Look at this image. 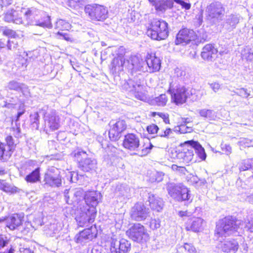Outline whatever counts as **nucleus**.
<instances>
[{
    "mask_svg": "<svg viewBox=\"0 0 253 253\" xmlns=\"http://www.w3.org/2000/svg\"><path fill=\"white\" fill-rule=\"evenodd\" d=\"M14 63L15 65L21 71L25 70L27 66V59L21 56L17 57Z\"/></svg>",
    "mask_w": 253,
    "mask_h": 253,
    "instance_id": "nucleus-43",
    "label": "nucleus"
},
{
    "mask_svg": "<svg viewBox=\"0 0 253 253\" xmlns=\"http://www.w3.org/2000/svg\"><path fill=\"white\" fill-rule=\"evenodd\" d=\"M40 168H36L31 173L27 175L25 179L27 182L36 183L40 180Z\"/></svg>",
    "mask_w": 253,
    "mask_h": 253,
    "instance_id": "nucleus-35",
    "label": "nucleus"
},
{
    "mask_svg": "<svg viewBox=\"0 0 253 253\" xmlns=\"http://www.w3.org/2000/svg\"><path fill=\"white\" fill-rule=\"evenodd\" d=\"M217 53V48H203L201 55L204 60L210 61L216 57Z\"/></svg>",
    "mask_w": 253,
    "mask_h": 253,
    "instance_id": "nucleus-33",
    "label": "nucleus"
},
{
    "mask_svg": "<svg viewBox=\"0 0 253 253\" xmlns=\"http://www.w3.org/2000/svg\"><path fill=\"white\" fill-rule=\"evenodd\" d=\"M123 145L129 151H138L140 146V140L138 136L133 133H128L125 136Z\"/></svg>",
    "mask_w": 253,
    "mask_h": 253,
    "instance_id": "nucleus-18",
    "label": "nucleus"
},
{
    "mask_svg": "<svg viewBox=\"0 0 253 253\" xmlns=\"http://www.w3.org/2000/svg\"><path fill=\"white\" fill-rule=\"evenodd\" d=\"M188 148L184 149L182 151L178 152L176 157L180 163L188 164L191 162L193 159V150L191 148V145L188 144Z\"/></svg>",
    "mask_w": 253,
    "mask_h": 253,
    "instance_id": "nucleus-24",
    "label": "nucleus"
},
{
    "mask_svg": "<svg viewBox=\"0 0 253 253\" xmlns=\"http://www.w3.org/2000/svg\"><path fill=\"white\" fill-rule=\"evenodd\" d=\"M161 226L159 219H152L150 222V227L153 229L159 228Z\"/></svg>",
    "mask_w": 253,
    "mask_h": 253,
    "instance_id": "nucleus-57",
    "label": "nucleus"
},
{
    "mask_svg": "<svg viewBox=\"0 0 253 253\" xmlns=\"http://www.w3.org/2000/svg\"><path fill=\"white\" fill-rule=\"evenodd\" d=\"M198 113L202 117L210 120H214L216 117L215 112L211 109H203L198 110Z\"/></svg>",
    "mask_w": 253,
    "mask_h": 253,
    "instance_id": "nucleus-36",
    "label": "nucleus"
},
{
    "mask_svg": "<svg viewBox=\"0 0 253 253\" xmlns=\"http://www.w3.org/2000/svg\"><path fill=\"white\" fill-rule=\"evenodd\" d=\"M97 235V230L95 226H91L80 232L76 236V241L78 243H83L92 240Z\"/></svg>",
    "mask_w": 253,
    "mask_h": 253,
    "instance_id": "nucleus-19",
    "label": "nucleus"
},
{
    "mask_svg": "<svg viewBox=\"0 0 253 253\" xmlns=\"http://www.w3.org/2000/svg\"><path fill=\"white\" fill-rule=\"evenodd\" d=\"M21 12L24 14L28 23L30 25L44 28L52 27L50 17L46 12L38 11L33 7L23 9Z\"/></svg>",
    "mask_w": 253,
    "mask_h": 253,
    "instance_id": "nucleus-2",
    "label": "nucleus"
},
{
    "mask_svg": "<svg viewBox=\"0 0 253 253\" xmlns=\"http://www.w3.org/2000/svg\"><path fill=\"white\" fill-rule=\"evenodd\" d=\"M238 228L237 221L229 218H225L216 224L215 235L217 237H226L236 231Z\"/></svg>",
    "mask_w": 253,
    "mask_h": 253,
    "instance_id": "nucleus-8",
    "label": "nucleus"
},
{
    "mask_svg": "<svg viewBox=\"0 0 253 253\" xmlns=\"http://www.w3.org/2000/svg\"><path fill=\"white\" fill-rule=\"evenodd\" d=\"M242 57L247 60L252 61L253 60V52L249 48H244L241 52Z\"/></svg>",
    "mask_w": 253,
    "mask_h": 253,
    "instance_id": "nucleus-51",
    "label": "nucleus"
},
{
    "mask_svg": "<svg viewBox=\"0 0 253 253\" xmlns=\"http://www.w3.org/2000/svg\"><path fill=\"white\" fill-rule=\"evenodd\" d=\"M151 116L154 117H155L156 116H158L159 117L163 119L164 122L166 124H169V115L168 114L154 112L152 113Z\"/></svg>",
    "mask_w": 253,
    "mask_h": 253,
    "instance_id": "nucleus-54",
    "label": "nucleus"
},
{
    "mask_svg": "<svg viewBox=\"0 0 253 253\" xmlns=\"http://www.w3.org/2000/svg\"><path fill=\"white\" fill-rule=\"evenodd\" d=\"M22 220L18 214H14L5 219L6 226L11 230H14L22 224Z\"/></svg>",
    "mask_w": 253,
    "mask_h": 253,
    "instance_id": "nucleus-30",
    "label": "nucleus"
},
{
    "mask_svg": "<svg viewBox=\"0 0 253 253\" xmlns=\"http://www.w3.org/2000/svg\"><path fill=\"white\" fill-rule=\"evenodd\" d=\"M12 153L5 146V144L0 143V160H6L11 155Z\"/></svg>",
    "mask_w": 253,
    "mask_h": 253,
    "instance_id": "nucleus-40",
    "label": "nucleus"
},
{
    "mask_svg": "<svg viewBox=\"0 0 253 253\" xmlns=\"http://www.w3.org/2000/svg\"><path fill=\"white\" fill-rule=\"evenodd\" d=\"M159 128L158 126L155 124L150 125L147 127V130L149 133L152 134H157L158 136V133L159 132Z\"/></svg>",
    "mask_w": 253,
    "mask_h": 253,
    "instance_id": "nucleus-55",
    "label": "nucleus"
},
{
    "mask_svg": "<svg viewBox=\"0 0 253 253\" xmlns=\"http://www.w3.org/2000/svg\"><path fill=\"white\" fill-rule=\"evenodd\" d=\"M187 144L191 145V148L194 150L199 157L202 160H205L206 158V154L203 147L197 141L193 140L187 142Z\"/></svg>",
    "mask_w": 253,
    "mask_h": 253,
    "instance_id": "nucleus-31",
    "label": "nucleus"
},
{
    "mask_svg": "<svg viewBox=\"0 0 253 253\" xmlns=\"http://www.w3.org/2000/svg\"><path fill=\"white\" fill-rule=\"evenodd\" d=\"M119 245L121 246V248H119L120 253H126L130 249V243L126 239L120 240Z\"/></svg>",
    "mask_w": 253,
    "mask_h": 253,
    "instance_id": "nucleus-45",
    "label": "nucleus"
},
{
    "mask_svg": "<svg viewBox=\"0 0 253 253\" xmlns=\"http://www.w3.org/2000/svg\"><path fill=\"white\" fill-rule=\"evenodd\" d=\"M210 87L214 92H217L221 89V85L217 82H213L209 83Z\"/></svg>",
    "mask_w": 253,
    "mask_h": 253,
    "instance_id": "nucleus-60",
    "label": "nucleus"
},
{
    "mask_svg": "<svg viewBox=\"0 0 253 253\" xmlns=\"http://www.w3.org/2000/svg\"><path fill=\"white\" fill-rule=\"evenodd\" d=\"M43 181L44 182V185H47L51 187H60L62 184L61 177L59 174L51 175L45 174Z\"/></svg>",
    "mask_w": 253,
    "mask_h": 253,
    "instance_id": "nucleus-29",
    "label": "nucleus"
},
{
    "mask_svg": "<svg viewBox=\"0 0 253 253\" xmlns=\"http://www.w3.org/2000/svg\"><path fill=\"white\" fill-rule=\"evenodd\" d=\"M155 178H154L155 181L159 182L163 180L164 174L161 172H156L154 174Z\"/></svg>",
    "mask_w": 253,
    "mask_h": 253,
    "instance_id": "nucleus-61",
    "label": "nucleus"
},
{
    "mask_svg": "<svg viewBox=\"0 0 253 253\" xmlns=\"http://www.w3.org/2000/svg\"><path fill=\"white\" fill-rule=\"evenodd\" d=\"M19 191L20 189L17 187L7 183L4 192L8 193L14 194L19 192Z\"/></svg>",
    "mask_w": 253,
    "mask_h": 253,
    "instance_id": "nucleus-53",
    "label": "nucleus"
},
{
    "mask_svg": "<svg viewBox=\"0 0 253 253\" xmlns=\"http://www.w3.org/2000/svg\"><path fill=\"white\" fill-rule=\"evenodd\" d=\"M4 35L10 37V39L7 41V47H16L15 45L17 43L16 39L14 38L15 35V32L11 29H5L3 32Z\"/></svg>",
    "mask_w": 253,
    "mask_h": 253,
    "instance_id": "nucleus-34",
    "label": "nucleus"
},
{
    "mask_svg": "<svg viewBox=\"0 0 253 253\" xmlns=\"http://www.w3.org/2000/svg\"><path fill=\"white\" fill-rule=\"evenodd\" d=\"M13 9L8 10L5 14L4 19V20L8 22H11V21L13 20L12 19V15L14 12Z\"/></svg>",
    "mask_w": 253,
    "mask_h": 253,
    "instance_id": "nucleus-59",
    "label": "nucleus"
},
{
    "mask_svg": "<svg viewBox=\"0 0 253 253\" xmlns=\"http://www.w3.org/2000/svg\"><path fill=\"white\" fill-rule=\"evenodd\" d=\"M110 242V250L111 253H120L119 248H121V246L119 245L120 240H118L115 236H113L111 237Z\"/></svg>",
    "mask_w": 253,
    "mask_h": 253,
    "instance_id": "nucleus-38",
    "label": "nucleus"
},
{
    "mask_svg": "<svg viewBox=\"0 0 253 253\" xmlns=\"http://www.w3.org/2000/svg\"><path fill=\"white\" fill-rule=\"evenodd\" d=\"M225 13L224 5L220 2L213 1L208 5L206 8V19L211 23L215 24L222 20Z\"/></svg>",
    "mask_w": 253,
    "mask_h": 253,
    "instance_id": "nucleus-5",
    "label": "nucleus"
},
{
    "mask_svg": "<svg viewBox=\"0 0 253 253\" xmlns=\"http://www.w3.org/2000/svg\"><path fill=\"white\" fill-rule=\"evenodd\" d=\"M148 201L151 208L158 212L161 211L164 207L163 199L153 194H149Z\"/></svg>",
    "mask_w": 253,
    "mask_h": 253,
    "instance_id": "nucleus-26",
    "label": "nucleus"
},
{
    "mask_svg": "<svg viewBox=\"0 0 253 253\" xmlns=\"http://www.w3.org/2000/svg\"><path fill=\"white\" fill-rule=\"evenodd\" d=\"M240 16L239 14H231L226 15L223 22V28L228 31H231L235 29L239 23Z\"/></svg>",
    "mask_w": 253,
    "mask_h": 253,
    "instance_id": "nucleus-21",
    "label": "nucleus"
},
{
    "mask_svg": "<svg viewBox=\"0 0 253 253\" xmlns=\"http://www.w3.org/2000/svg\"><path fill=\"white\" fill-rule=\"evenodd\" d=\"M111 126L109 131V136L112 141L118 140L121 136V134L126 128V124L125 121L118 120L117 121L112 120L110 122Z\"/></svg>",
    "mask_w": 253,
    "mask_h": 253,
    "instance_id": "nucleus-14",
    "label": "nucleus"
},
{
    "mask_svg": "<svg viewBox=\"0 0 253 253\" xmlns=\"http://www.w3.org/2000/svg\"><path fill=\"white\" fill-rule=\"evenodd\" d=\"M147 36L155 40L165 39L169 35L168 24L161 19H154L148 27Z\"/></svg>",
    "mask_w": 253,
    "mask_h": 253,
    "instance_id": "nucleus-4",
    "label": "nucleus"
},
{
    "mask_svg": "<svg viewBox=\"0 0 253 253\" xmlns=\"http://www.w3.org/2000/svg\"><path fill=\"white\" fill-rule=\"evenodd\" d=\"M85 13L91 20L103 21L107 17L108 10L103 5L94 3L87 4L84 7Z\"/></svg>",
    "mask_w": 253,
    "mask_h": 253,
    "instance_id": "nucleus-7",
    "label": "nucleus"
},
{
    "mask_svg": "<svg viewBox=\"0 0 253 253\" xmlns=\"http://www.w3.org/2000/svg\"><path fill=\"white\" fill-rule=\"evenodd\" d=\"M236 90V91H234V92L243 98H247L249 96L252 97L253 96V95L251 94V91L247 88H241L237 89Z\"/></svg>",
    "mask_w": 253,
    "mask_h": 253,
    "instance_id": "nucleus-47",
    "label": "nucleus"
},
{
    "mask_svg": "<svg viewBox=\"0 0 253 253\" xmlns=\"http://www.w3.org/2000/svg\"><path fill=\"white\" fill-rule=\"evenodd\" d=\"M220 242L218 245V248L225 253H235L238 249L239 245L236 240H224Z\"/></svg>",
    "mask_w": 253,
    "mask_h": 253,
    "instance_id": "nucleus-23",
    "label": "nucleus"
},
{
    "mask_svg": "<svg viewBox=\"0 0 253 253\" xmlns=\"http://www.w3.org/2000/svg\"><path fill=\"white\" fill-rule=\"evenodd\" d=\"M130 191L129 188L126 184H120L117 186L116 192H119L121 195L125 196Z\"/></svg>",
    "mask_w": 253,
    "mask_h": 253,
    "instance_id": "nucleus-48",
    "label": "nucleus"
},
{
    "mask_svg": "<svg viewBox=\"0 0 253 253\" xmlns=\"http://www.w3.org/2000/svg\"><path fill=\"white\" fill-rule=\"evenodd\" d=\"M45 126L53 131L58 129L61 125V119L56 110L51 109L44 115Z\"/></svg>",
    "mask_w": 253,
    "mask_h": 253,
    "instance_id": "nucleus-15",
    "label": "nucleus"
},
{
    "mask_svg": "<svg viewBox=\"0 0 253 253\" xmlns=\"http://www.w3.org/2000/svg\"><path fill=\"white\" fill-rule=\"evenodd\" d=\"M100 196V193L94 191L85 192L84 205H80V212L76 217L79 226L83 227L94 221L96 215V206Z\"/></svg>",
    "mask_w": 253,
    "mask_h": 253,
    "instance_id": "nucleus-1",
    "label": "nucleus"
},
{
    "mask_svg": "<svg viewBox=\"0 0 253 253\" xmlns=\"http://www.w3.org/2000/svg\"><path fill=\"white\" fill-rule=\"evenodd\" d=\"M238 144L241 147L245 148L246 147H253V140L248 138H242L238 141Z\"/></svg>",
    "mask_w": 253,
    "mask_h": 253,
    "instance_id": "nucleus-50",
    "label": "nucleus"
},
{
    "mask_svg": "<svg viewBox=\"0 0 253 253\" xmlns=\"http://www.w3.org/2000/svg\"><path fill=\"white\" fill-rule=\"evenodd\" d=\"M122 88L134 95L135 97L140 100H144L146 97L143 93L144 87L141 84L140 80L134 81L129 79L127 81H124L122 84Z\"/></svg>",
    "mask_w": 253,
    "mask_h": 253,
    "instance_id": "nucleus-9",
    "label": "nucleus"
},
{
    "mask_svg": "<svg viewBox=\"0 0 253 253\" xmlns=\"http://www.w3.org/2000/svg\"><path fill=\"white\" fill-rule=\"evenodd\" d=\"M7 87L10 90L21 91L23 94L26 96H28L30 93L28 87L26 85L15 81H12L9 82Z\"/></svg>",
    "mask_w": 253,
    "mask_h": 253,
    "instance_id": "nucleus-27",
    "label": "nucleus"
},
{
    "mask_svg": "<svg viewBox=\"0 0 253 253\" xmlns=\"http://www.w3.org/2000/svg\"><path fill=\"white\" fill-rule=\"evenodd\" d=\"M178 4H180L182 8H184L185 10H189L191 8V4L189 2H185L183 0H178Z\"/></svg>",
    "mask_w": 253,
    "mask_h": 253,
    "instance_id": "nucleus-62",
    "label": "nucleus"
},
{
    "mask_svg": "<svg viewBox=\"0 0 253 253\" xmlns=\"http://www.w3.org/2000/svg\"><path fill=\"white\" fill-rule=\"evenodd\" d=\"M145 59L139 54L131 55L127 60L126 69L132 75L137 71L146 72Z\"/></svg>",
    "mask_w": 253,
    "mask_h": 253,
    "instance_id": "nucleus-13",
    "label": "nucleus"
},
{
    "mask_svg": "<svg viewBox=\"0 0 253 253\" xmlns=\"http://www.w3.org/2000/svg\"><path fill=\"white\" fill-rule=\"evenodd\" d=\"M23 9H26V8H21L20 9L14 10V12L12 15V19L13 20L11 21V22H13L16 24H20L22 23V16L24 15V14L21 12V11Z\"/></svg>",
    "mask_w": 253,
    "mask_h": 253,
    "instance_id": "nucleus-39",
    "label": "nucleus"
},
{
    "mask_svg": "<svg viewBox=\"0 0 253 253\" xmlns=\"http://www.w3.org/2000/svg\"><path fill=\"white\" fill-rule=\"evenodd\" d=\"M39 115L37 112H35L30 115V121L32 127L36 129L39 127Z\"/></svg>",
    "mask_w": 253,
    "mask_h": 253,
    "instance_id": "nucleus-46",
    "label": "nucleus"
},
{
    "mask_svg": "<svg viewBox=\"0 0 253 253\" xmlns=\"http://www.w3.org/2000/svg\"><path fill=\"white\" fill-rule=\"evenodd\" d=\"M171 169L173 171H177L179 173L185 174L186 171V168L183 166H178L176 165H172Z\"/></svg>",
    "mask_w": 253,
    "mask_h": 253,
    "instance_id": "nucleus-58",
    "label": "nucleus"
},
{
    "mask_svg": "<svg viewBox=\"0 0 253 253\" xmlns=\"http://www.w3.org/2000/svg\"><path fill=\"white\" fill-rule=\"evenodd\" d=\"M146 72L153 73L159 71L161 68L160 59L155 54L148 53L145 56Z\"/></svg>",
    "mask_w": 253,
    "mask_h": 253,
    "instance_id": "nucleus-17",
    "label": "nucleus"
},
{
    "mask_svg": "<svg viewBox=\"0 0 253 253\" xmlns=\"http://www.w3.org/2000/svg\"><path fill=\"white\" fill-rule=\"evenodd\" d=\"M205 41L204 38L198 36L193 30L184 28L181 29L177 34L175 43L176 45H188L190 47L200 46Z\"/></svg>",
    "mask_w": 253,
    "mask_h": 253,
    "instance_id": "nucleus-3",
    "label": "nucleus"
},
{
    "mask_svg": "<svg viewBox=\"0 0 253 253\" xmlns=\"http://www.w3.org/2000/svg\"><path fill=\"white\" fill-rule=\"evenodd\" d=\"M205 223L204 220L200 217H192L187 222L186 229L191 230L194 232H199L203 229Z\"/></svg>",
    "mask_w": 253,
    "mask_h": 253,
    "instance_id": "nucleus-25",
    "label": "nucleus"
},
{
    "mask_svg": "<svg viewBox=\"0 0 253 253\" xmlns=\"http://www.w3.org/2000/svg\"><path fill=\"white\" fill-rule=\"evenodd\" d=\"M149 215V210L141 203L136 204L131 209L130 216L135 221L145 219Z\"/></svg>",
    "mask_w": 253,
    "mask_h": 253,
    "instance_id": "nucleus-16",
    "label": "nucleus"
},
{
    "mask_svg": "<svg viewBox=\"0 0 253 253\" xmlns=\"http://www.w3.org/2000/svg\"><path fill=\"white\" fill-rule=\"evenodd\" d=\"M172 133V131L170 128H167L165 130H162L158 133V136L169 138Z\"/></svg>",
    "mask_w": 253,
    "mask_h": 253,
    "instance_id": "nucleus-56",
    "label": "nucleus"
},
{
    "mask_svg": "<svg viewBox=\"0 0 253 253\" xmlns=\"http://www.w3.org/2000/svg\"><path fill=\"white\" fill-rule=\"evenodd\" d=\"M167 190L169 194L176 201H188L191 198L190 191L181 183H169Z\"/></svg>",
    "mask_w": 253,
    "mask_h": 253,
    "instance_id": "nucleus-6",
    "label": "nucleus"
},
{
    "mask_svg": "<svg viewBox=\"0 0 253 253\" xmlns=\"http://www.w3.org/2000/svg\"><path fill=\"white\" fill-rule=\"evenodd\" d=\"M71 24L68 22L63 19H59L56 22L55 28L62 31L58 32L57 35H58L60 38L69 41L70 40L71 38L67 33L63 32V31H68L71 29Z\"/></svg>",
    "mask_w": 253,
    "mask_h": 253,
    "instance_id": "nucleus-22",
    "label": "nucleus"
},
{
    "mask_svg": "<svg viewBox=\"0 0 253 253\" xmlns=\"http://www.w3.org/2000/svg\"><path fill=\"white\" fill-rule=\"evenodd\" d=\"M174 131H178L180 133H189L193 131V128L191 125H186V124L182 123L179 126H175Z\"/></svg>",
    "mask_w": 253,
    "mask_h": 253,
    "instance_id": "nucleus-41",
    "label": "nucleus"
},
{
    "mask_svg": "<svg viewBox=\"0 0 253 253\" xmlns=\"http://www.w3.org/2000/svg\"><path fill=\"white\" fill-rule=\"evenodd\" d=\"M127 61H126L123 54L118 55L112 60L110 68L113 73H119L124 70V67L126 68Z\"/></svg>",
    "mask_w": 253,
    "mask_h": 253,
    "instance_id": "nucleus-20",
    "label": "nucleus"
},
{
    "mask_svg": "<svg viewBox=\"0 0 253 253\" xmlns=\"http://www.w3.org/2000/svg\"><path fill=\"white\" fill-rule=\"evenodd\" d=\"M168 92L171 94L172 101L177 105L185 103L189 95V92L184 86L178 85L174 87L172 83H170Z\"/></svg>",
    "mask_w": 253,
    "mask_h": 253,
    "instance_id": "nucleus-12",
    "label": "nucleus"
},
{
    "mask_svg": "<svg viewBox=\"0 0 253 253\" xmlns=\"http://www.w3.org/2000/svg\"><path fill=\"white\" fill-rule=\"evenodd\" d=\"M126 234L130 239L138 243L146 242L149 240V234L140 223L134 224L126 231Z\"/></svg>",
    "mask_w": 253,
    "mask_h": 253,
    "instance_id": "nucleus-10",
    "label": "nucleus"
},
{
    "mask_svg": "<svg viewBox=\"0 0 253 253\" xmlns=\"http://www.w3.org/2000/svg\"><path fill=\"white\" fill-rule=\"evenodd\" d=\"M168 101L167 97L165 94H162L158 97H155L153 100L152 103L153 104L158 106H165Z\"/></svg>",
    "mask_w": 253,
    "mask_h": 253,
    "instance_id": "nucleus-42",
    "label": "nucleus"
},
{
    "mask_svg": "<svg viewBox=\"0 0 253 253\" xmlns=\"http://www.w3.org/2000/svg\"><path fill=\"white\" fill-rule=\"evenodd\" d=\"M154 6L157 11L164 12L167 9H171L173 7V0H160Z\"/></svg>",
    "mask_w": 253,
    "mask_h": 253,
    "instance_id": "nucleus-32",
    "label": "nucleus"
},
{
    "mask_svg": "<svg viewBox=\"0 0 253 253\" xmlns=\"http://www.w3.org/2000/svg\"><path fill=\"white\" fill-rule=\"evenodd\" d=\"M36 164V162L32 160H28L26 161L23 164L21 167L22 169H24L25 170L29 169L30 170L31 168H33L35 165Z\"/></svg>",
    "mask_w": 253,
    "mask_h": 253,
    "instance_id": "nucleus-52",
    "label": "nucleus"
},
{
    "mask_svg": "<svg viewBox=\"0 0 253 253\" xmlns=\"http://www.w3.org/2000/svg\"><path fill=\"white\" fill-rule=\"evenodd\" d=\"M85 192L82 188H76L70 191L66 189L64 191V196L66 203L68 204H74L78 205V213L80 212V205H84V196Z\"/></svg>",
    "mask_w": 253,
    "mask_h": 253,
    "instance_id": "nucleus-11",
    "label": "nucleus"
},
{
    "mask_svg": "<svg viewBox=\"0 0 253 253\" xmlns=\"http://www.w3.org/2000/svg\"><path fill=\"white\" fill-rule=\"evenodd\" d=\"M174 73L176 76L178 77H184L186 75L185 71L179 68H176L175 69Z\"/></svg>",
    "mask_w": 253,
    "mask_h": 253,
    "instance_id": "nucleus-64",
    "label": "nucleus"
},
{
    "mask_svg": "<svg viewBox=\"0 0 253 253\" xmlns=\"http://www.w3.org/2000/svg\"><path fill=\"white\" fill-rule=\"evenodd\" d=\"M45 174H48L51 175H54L55 174H59V170L57 169L54 167H51L48 169V170Z\"/></svg>",
    "mask_w": 253,
    "mask_h": 253,
    "instance_id": "nucleus-63",
    "label": "nucleus"
},
{
    "mask_svg": "<svg viewBox=\"0 0 253 253\" xmlns=\"http://www.w3.org/2000/svg\"><path fill=\"white\" fill-rule=\"evenodd\" d=\"M5 140L6 144H5V146L12 153L15 148L13 139L12 136H8L6 137Z\"/></svg>",
    "mask_w": 253,
    "mask_h": 253,
    "instance_id": "nucleus-49",
    "label": "nucleus"
},
{
    "mask_svg": "<svg viewBox=\"0 0 253 253\" xmlns=\"http://www.w3.org/2000/svg\"><path fill=\"white\" fill-rule=\"evenodd\" d=\"M179 253H196L195 248L191 244L185 243L182 246H180L177 248Z\"/></svg>",
    "mask_w": 253,
    "mask_h": 253,
    "instance_id": "nucleus-37",
    "label": "nucleus"
},
{
    "mask_svg": "<svg viewBox=\"0 0 253 253\" xmlns=\"http://www.w3.org/2000/svg\"><path fill=\"white\" fill-rule=\"evenodd\" d=\"M79 166L83 171L87 172L95 169L97 162L94 159L84 158L79 161Z\"/></svg>",
    "mask_w": 253,
    "mask_h": 253,
    "instance_id": "nucleus-28",
    "label": "nucleus"
},
{
    "mask_svg": "<svg viewBox=\"0 0 253 253\" xmlns=\"http://www.w3.org/2000/svg\"><path fill=\"white\" fill-rule=\"evenodd\" d=\"M252 164H253V159L245 160L241 163L239 169L240 171H245L250 169H253Z\"/></svg>",
    "mask_w": 253,
    "mask_h": 253,
    "instance_id": "nucleus-44",
    "label": "nucleus"
}]
</instances>
